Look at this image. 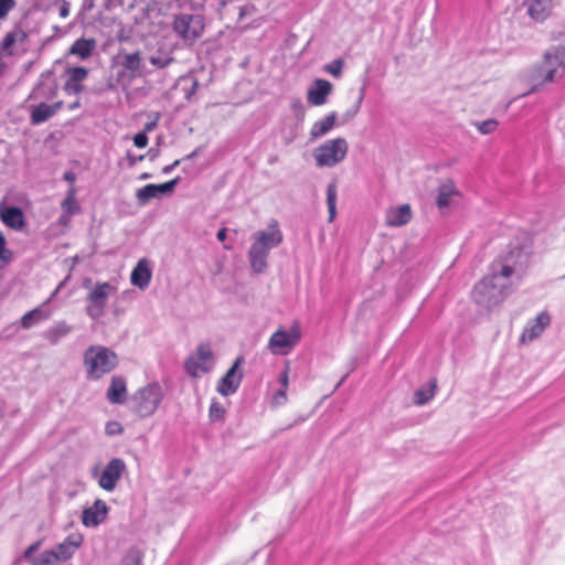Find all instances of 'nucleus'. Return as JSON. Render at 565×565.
Segmentation results:
<instances>
[{"label": "nucleus", "mask_w": 565, "mask_h": 565, "mask_svg": "<svg viewBox=\"0 0 565 565\" xmlns=\"http://www.w3.org/2000/svg\"><path fill=\"white\" fill-rule=\"evenodd\" d=\"M87 379L99 380L113 372L118 365L117 354L103 345H90L83 358Z\"/></svg>", "instance_id": "1"}, {"label": "nucleus", "mask_w": 565, "mask_h": 565, "mask_svg": "<svg viewBox=\"0 0 565 565\" xmlns=\"http://www.w3.org/2000/svg\"><path fill=\"white\" fill-rule=\"evenodd\" d=\"M509 285L497 282V271H494L476 284L472 298L477 303L492 308L503 302L509 295Z\"/></svg>", "instance_id": "2"}, {"label": "nucleus", "mask_w": 565, "mask_h": 565, "mask_svg": "<svg viewBox=\"0 0 565 565\" xmlns=\"http://www.w3.org/2000/svg\"><path fill=\"white\" fill-rule=\"evenodd\" d=\"M348 150L349 143L342 137L327 140L315 149L316 164L319 168H332L345 159Z\"/></svg>", "instance_id": "3"}, {"label": "nucleus", "mask_w": 565, "mask_h": 565, "mask_svg": "<svg viewBox=\"0 0 565 565\" xmlns=\"http://www.w3.org/2000/svg\"><path fill=\"white\" fill-rule=\"evenodd\" d=\"M172 29L184 42L193 44L204 32V19L199 14H178Z\"/></svg>", "instance_id": "4"}, {"label": "nucleus", "mask_w": 565, "mask_h": 565, "mask_svg": "<svg viewBox=\"0 0 565 565\" xmlns=\"http://www.w3.org/2000/svg\"><path fill=\"white\" fill-rule=\"evenodd\" d=\"M213 364V352L210 343L202 342L196 350L188 356L184 362V370L191 377L198 379L211 371Z\"/></svg>", "instance_id": "5"}, {"label": "nucleus", "mask_w": 565, "mask_h": 565, "mask_svg": "<svg viewBox=\"0 0 565 565\" xmlns=\"http://www.w3.org/2000/svg\"><path fill=\"white\" fill-rule=\"evenodd\" d=\"M300 339L301 329L300 326L295 322L288 331L278 329L274 332L269 338L268 349L273 354L287 355L300 342Z\"/></svg>", "instance_id": "6"}, {"label": "nucleus", "mask_w": 565, "mask_h": 565, "mask_svg": "<svg viewBox=\"0 0 565 565\" xmlns=\"http://www.w3.org/2000/svg\"><path fill=\"white\" fill-rule=\"evenodd\" d=\"M116 290V287L109 282H97L86 297V313L93 319L102 317L109 296Z\"/></svg>", "instance_id": "7"}, {"label": "nucleus", "mask_w": 565, "mask_h": 565, "mask_svg": "<svg viewBox=\"0 0 565 565\" xmlns=\"http://www.w3.org/2000/svg\"><path fill=\"white\" fill-rule=\"evenodd\" d=\"M161 398L160 387L158 385H148L139 390L135 395V412L141 417H148L156 412Z\"/></svg>", "instance_id": "8"}, {"label": "nucleus", "mask_w": 565, "mask_h": 565, "mask_svg": "<svg viewBox=\"0 0 565 565\" xmlns=\"http://www.w3.org/2000/svg\"><path fill=\"white\" fill-rule=\"evenodd\" d=\"M126 470V463L120 458L111 459L102 472L98 484L106 491H113L116 488L118 480L121 478Z\"/></svg>", "instance_id": "9"}, {"label": "nucleus", "mask_w": 565, "mask_h": 565, "mask_svg": "<svg viewBox=\"0 0 565 565\" xmlns=\"http://www.w3.org/2000/svg\"><path fill=\"white\" fill-rule=\"evenodd\" d=\"M243 363L242 358H237L226 374L218 381L217 392L224 396H228L236 392L238 388L242 374L237 373V369Z\"/></svg>", "instance_id": "10"}, {"label": "nucleus", "mask_w": 565, "mask_h": 565, "mask_svg": "<svg viewBox=\"0 0 565 565\" xmlns=\"http://www.w3.org/2000/svg\"><path fill=\"white\" fill-rule=\"evenodd\" d=\"M551 317L546 311L540 312L535 319L530 321L524 328L520 341L522 343L531 342L539 338L544 330L550 326Z\"/></svg>", "instance_id": "11"}, {"label": "nucleus", "mask_w": 565, "mask_h": 565, "mask_svg": "<svg viewBox=\"0 0 565 565\" xmlns=\"http://www.w3.org/2000/svg\"><path fill=\"white\" fill-rule=\"evenodd\" d=\"M179 180V178H174L161 184H147L137 191V199L140 203H147L150 199L171 193Z\"/></svg>", "instance_id": "12"}, {"label": "nucleus", "mask_w": 565, "mask_h": 565, "mask_svg": "<svg viewBox=\"0 0 565 565\" xmlns=\"http://www.w3.org/2000/svg\"><path fill=\"white\" fill-rule=\"evenodd\" d=\"M108 507L103 500H96L94 504L83 511L82 522L85 526H97L107 518Z\"/></svg>", "instance_id": "13"}, {"label": "nucleus", "mask_w": 565, "mask_h": 565, "mask_svg": "<svg viewBox=\"0 0 565 565\" xmlns=\"http://www.w3.org/2000/svg\"><path fill=\"white\" fill-rule=\"evenodd\" d=\"M0 220L11 230L22 231L25 226V217L20 207L0 206Z\"/></svg>", "instance_id": "14"}, {"label": "nucleus", "mask_w": 565, "mask_h": 565, "mask_svg": "<svg viewBox=\"0 0 565 565\" xmlns=\"http://www.w3.org/2000/svg\"><path fill=\"white\" fill-rule=\"evenodd\" d=\"M282 233L279 230L278 222L273 220L268 225L267 231H259L254 234L255 242H260L262 245L271 249L282 242Z\"/></svg>", "instance_id": "15"}, {"label": "nucleus", "mask_w": 565, "mask_h": 565, "mask_svg": "<svg viewBox=\"0 0 565 565\" xmlns=\"http://www.w3.org/2000/svg\"><path fill=\"white\" fill-rule=\"evenodd\" d=\"M63 100H57L52 105L40 103L33 106L30 113V121L32 125H40L52 118L62 107Z\"/></svg>", "instance_id": "16"}, {"label": "nucleus", "mask_w": 565, "mask_h": 565, "mask_svg": "<svg viewBox=\"0 0 565 565\" xmlns=\"http://www.w3.org/2000/svg\"><path fill=\"white\" fill-rule=\"evenodd\" d=\"M83 544V535L79 533L70 534L56 548L55 554L58 556V562H66L73 557L77 548Z\"/></svg>", "instance_id": "17"}, {"label": "nucleus", "mask_w": 565, "mask_h": 565, "mask_svg": "<svg viewBox=\"0 0 565 565\" xmlns=\"http://www.w3.org/2000/svg\"><path fill=\"white\" fill-rule=\"evenodd\" d=\"M412 215L409 204L391 207L385 213V224L391 227H399L409 223Z\"/></svg>", "instance_id": "18"}, {"label": "nucleus", "mask_w": 565, "mask_h": 565, "mask_svg": "<svg viewBox=\"0 0 565 565\" xmlns=\"http://www.w3.org/2000/svg\"><path fill=\"white\" fill-rule=\"evenodd\" d=\"M332 90V84L327 79L318 78L307 94L308 103L315 106H321L327 102L328 95Z\"/></svg>", "instance_id": "19"}, {"label": "nucleus", "mask_w": 565, "mask_h": 565, "mask_svg": "<svg viewBox=\"0 0 565 565\" xmlns=\"http://www.w3.org/2000/svg\"><path fill=\"white\" fill-rule=\"evenodd\" d=\"M68 78L65 82L64 89L67 94H81L84 89L82 82L87 77L88 71L83 66H76L67 70Z\"/></svg>", "instance_id": "20"}, {"label": "nucleus", "mask_w": 565, "mask_h": 565, "mask_svg": "<svg viewBox=\"0 0 565 565\" xmlns=\"http://www.w3.org/2000/svg\"><path fill=\"white\" fill-rule=\"evenodd\" d=\"M152 277L150 263L146 258H141L130 275V281L134 286L145 289L149 286Z\"/></svg>", "instance_id": "21"}, {"label": "nucleus", "mask_w": 565, "mask_h": 565, "mask_svg": "<svg viewBox=\"0 0 565 565\" xmlns=\"http://www.w3.org/2000/svg\"><path fill=\"white\" fill-rule=\"evenodd\" d=\"M270 249L262 245L260 242H254L250 246L248 258L255 273H262L267 266V257Z\"/></svg>", "instance_id": "22"}, {"label": "nucleus", "mask_w": 565, "mask_h": 565, "mask_svg": "<svg viewBox=\"0 0 565 565\" xmlns=\"http://www.w3.org/2000/svg\"><path fill=\"white\" fill-rule=\"evenodd\" d=\"M523 6L532 19L543 21L551 13L552 0H524Z\"/></svg>", "instance_id": "23"}, {"label": "nucleus", "mask_w": 565, "mask_h": 565, "mask_svg": "<svg viewBox=\"0 0 565 565\" xmlns=\"http://www.w3.org/2000/svg\"><path fill=\"white\" fill-rule=\"evenodd\" d=\"M460 193L457 190L454 181L448 180L441 183L437 189L436 204L440 211L445 210L450 205L454 198L459 196Z\"/></svg>", "instance_id": "24"}, {"label": "nucleus", "mask_w": 565, "mask_h": 565, "mask_svg": "<svg viewBox=\"0 0 565 565\" xmlns=\"http://www.w3.org/2000/svg\"><path fill=\"white\" fill-rule=\"evenodd\" d=\"M127 384L124 377H111L109 387L107 390V399L111 404H122L126 401Z\"/></svg>", "instance_id": "25"}, {"label": "nucleus", "mask_w": 565, "mask_h": 565, "mask_svg": "<svg viewBox=\"0 0 565 565\" xmlns=\"http://www.w3.org/2000/svg\"><path fill=\"white\" fill-rule=\"evenodd\" d=\"M120 66L129 72L131 77L139 76L141 74L142 58L139 51L134 53H119Z\"/></svg>", "instance_id": "26"}, {"label": "nucleus", "mask_w": 565, "mask_h": 565, "mask_svg": "<svg viewBox=\"0 0 565 565\" xmlns=\"http://www.w3.org/2000/svg\"><path fill=\"white\" fill-rule=\"evenodd\" d=\"M28 38V34L22 29H15L11 32H8L3 40L0 42V53L7 56H11L13 54L12 46L17 42H24Z\"/></svg>", "instance_id": "27"}, {"label": "nucleus", "mask_w": 565, "mask_h": 565, "mask_svg": "<svg viewBox=\"0 0 565 565\" xmlns=\"http://www.w3.org/2000/svg\"><path fill=\"white\" fill-rule=\"evenodd\" d=\"M96 47L95 39L81 38L76 40L70 47V54L76 55L82 60L88 58Z\"/></svg>", "instance_id": "28"}, {"label": "nucleus", "mask_w": 565, "mask_h": 565, "mask_svg": "<svg viewBox=\"0 0 565 565\" xmlns=\"http://www.w3.org/2000/svg\"><path fill=\"white\" fill-rule=\"evenodd\" d=\"M513 252L510 250L504 256H501L498 260L493 262L491 264V274L497 271V278L503 277L509 278L513 275L514 268L513 265L510 263L511 258L513 257Z\"/></svg>", "instance_id": "29"}, {"label": "nucleus", "mask_w": 565, "mask_h": 565, "mask_svg": "<svg viewBox=\"0 0 565 565\" xmlns=\"http://www.w3.org/2000/svg\"><path fill=\"white\" fill-rule=\"evenodd\" d=\"M335 113H331L327 115L323 119L316 121L310 129L311 138L317 139L327 135L335 126Z\"/></svg>", "instance_id": "30"}, {"label": "nucleus", "mask_w": 565, "mask_h": 565, "mask_svg": "<svg viewBox=\"0 0 565 565\" xmlns=\"http://www.w3.org/2000/svg\"><path fill=\"white\" fill-rule=\"evenodd\" d=\"M62 213L68 215H76L81 212V206L76 200V188L75 185L70 186L66 192L64 200L61 202Z\"/></svg>", "instance_id": "31"}, {"label": "nucleus", "mask_w": 565, "mask_h": 565, "mask_svg": "<svg viewBox=\"0 0 565 565\" xmlns=\"http://www.w3.org/2000/svg\"><path fill=\"white\" fill-rule=\"evenodd\" d=\"M437 381L431 380L428 384V388H419L414 394V403L416 405H424L429 402L436 394Z\"/></svg>", "instance_id": "32"}, {"label": "nucleus", "mask_w": 565, "mask_h": 565, "mask_svg": "<svg viewBox=\"0 0 565 565\" xmlns=\"http://www.w3.org/2000/svg\"><path fill=\"white\" fill-rule=\"evenodd\" d=\"M337 184L335 182H332L327 188V204H328V211H329V222H333L337 213Z\"/></svg>", "instance_id": "33"}, {"label": "nucleus", "mask_w": 565, "mask_h": 565, "mask_svg": "<svg viewBox=\"0 0 565 565\" xmlns=\"http://www.w3.org/2000/svg\"><path fill=\"white\" fill-rule=\"evenodd\" d=\"M71 327L65 323H60L47 331V339L52 344H56L61 338L71 332Z\"/></svg>", "instance_id": "34"}, {"label": "nucleus", "mask_w": 565, "mask_h": 565, "mask_svg": "<svg viewBox=\"0 0 565 565\" xmlns=\"http://www.w3.org/2000/svg\"><path fill=\"white\" fill-rule=\"evenodd\" d=\"M57 563H60L58 556L54 550L44 551L36 559L32 561V565H56Z\"/></svg>", "instance_id": "35"}, {"label": "nucleus", "mask_w": 565, "mask_h": 565, "mask_svg": "<svg viewBox=\"0 0 565 565\" xmlns=\"http://www.w3.org/2000/svg\"><path fill=\"white\" fill-rule=\"evenodd\" d=\"M4 236L0 233V269L8 266L13 259V253L7 248Z\"/></svg>", "instance_id": "36"}, {"label": "nucleus", "mask_w": 565, "mask_h": 565, "mask_svg": "<svg viewBox=\"0 0 565 565\" xmlns=\"http://www.w3.org/2000/svg\"><path fill=\"white\" fill-rule=\"evenodd\" d=\"M225 413L226 409L221 403L212 401L209 409V418L211 422L223 420L225 417Z\"/></svg>", "instance_id": "37"}, {"label": "nucleus", "mask_w": 565, "mask_h": 565, "mask_svg": "<svg viewBox=\"0 0 565 565\" xmlns=\"http://www.w3.org/2000/svg\"><path fill=\"white\" fill-rule=\"evenodd\" d=\"M42 319L41 311L38 309H33L21 318V326L24 329L31 328L34 323L39 322Z\"/></svg>", "instance_id": "38"}, {"label": "nucleus", "mask_w": 565, "mask_h": 565, "mask_svg": "<svg viewBox=\"0 0 565 565\" xmlns=\"http://www.w3.org/2000/svg\"><path fill=\"white\" fill-rule=\"evenodd\" d=\"M498 125L499 122L495 119H487L476 124V127L480 134L488 135L493 132L498 128Z\"/></svg>", "instance_id": "39"}, {"label": "nucleus", "mask_w": 565, "mask_h": 565, "mask_svg": "<svg viewBox=\"0 0 565 565\" xmlns=\"http://www.w3.org/2000/svg\"><path fill=\"white\" fill-rule=\"evenodd\" d=\"M344 62L341 58L334 60L330 64L324 66V70L334 77H339L341 75Z\"/></svg>", "instance_id": "40"}, {"label": "nucleus", "mask_w": 565, "mask_h": 565, "mask_svg": "<svg viewBox=\"0 0 565 565\" xmlns=\"http://www.w3.org/2000/svg\"><path fill=\"white\" fill-rule=\"evenodd\" d=\"M149 61L154 67L164 68L169 66L174 61V58L172 56H151Z\"/></svg>", "instance_id": "41"}, {"label": "nucleus", "mask_w": 565, "mask_h": 565, "mask_svg": "<svg viewBox=\"0 0 565 565\" xmlns=\"http://www.w3.org/2000/svg\"><path fill=\"white\" fill-rule=\"evenodd\" d=\"M42 540L36 541L35 543L31 544L25 551H24V558L26 562L32 565V561L36 559L38 556H34V553L41 547Z\"/></svg>", "instance_id": "42"}, {"label": "nucleus", "mask_w": 565, "mask_h": 565, "mask_svg": "<svg viewBox=\"0 0 565 565\" xmlns=\"http://www.w3.org/2000/svg\"><path fill=\"white\" fill-rule=\"evenodd\" d=\"M122 431H124V428L119 422L111 420V422H108L105 426V433L108 436L120 435V434H122Z\"/></svg>", "instance_id": "43"}, {"label": "nucleus", "mask_w": 565, "mask_h": 565, "mask_svg": "<svg viewBox=\"0 0 565 565\" xmlns=\"http://www.w3.org/2000/svg\"><path fill=\"white\" fill-rule=\"evenodd\" d=\"M15 7V0H0V20L6 19Z\"/></svg>", "instance_id": "44"}, {"label": "nucleus", "mask_w": 565, "mask_h": 565, "mask_svg": "<svg viewBox=\"0 0 565 565\" xmlns=\"http://www.w3.org/2000/svg\"><path fill=\"white\" fill-rule=\"evenodd\" d=\"M273 402L275 405L279 406L287 402V388L280 387L274 395Z\"/></svg>", "instance_id": "45"}, {"label": "nucleus", "mask_w": 565, "mask_h": 565, "mask_svg": "<svg viewBox=\"0 0 565 565\" xmlns=\"http://www.w3.org/2000/svg\"><path fill=\"white\" fill-rule=\"evenodd\" d=\"M134 143L137 148H145L148 145V137L146 131L138 132L134 137Z\"/></svg>", "instance_id": "46"}, {"label": "nucleus", "mask_w": 565, "mask_h": 565, "mask_svg": "<svg viewBox=\"0 0 565 565\" xmlns=\"http://www.w3.org/2000/svg\"><path fill=\"white\" fill-rule=\"evenodd\" d=\"M288 373H289V369L286 367L280 374H279V383L281 385L282 388H287L288 390V386H289V376H288Z\"/></svg>", "instance_id": "47"}, {"label": "nucleus", "mask_w": 565, "mask_h": 565, "mask_svg": "<svg viewBox=\"0 0 565 565\" xmlns=\"http://www.w3.org/2000/svg\"><path fill=\"white\" fill-rule=\"evenodd\" d=\"M58 15L63 19L70 15V3L65 0H62L61 6L58 8Z\"/></svg>", "instance_id": "48"}, {"label": "nucleus", "mask_w": 565, "mask_h": 565, "mask_svg": "<svg viewBox=\"0 0 565 565\" xmlns=\"http://www.w3.org/2000/svg\"><path fill=\"white\" fill-rule=\"evenodd\" d=\"M72 217H73L72 215L61 213V215L58 217V224L62 226H68Z\"/></svg>", "instance_id": "49"}, {"label": "nucleus", "mask_w": 565, "mask_h": 565, "mask_svg": "<svg viewBox=\"0 0 565 565\" xmlns=\"http://www.w3.org/2000/svg\"><path fill=\"white\" fill-rule=\"evenodd\" d=\"M63 178H64V180H66L67 182L71 183V186L74 185L76 177L73 172H71V171L65 172Z\"/></svg>", "instance_id": "50"}, {"label": "nucleus", "mask_w": 565, "mask_h": 565, "mask_svg": "<svg viewBox=\"0 0 565 565\" xmlns=\"http://www.w3.org/2000/svg\"><path fill=\"white\" fill-rule=\"evenodd\" d=\"M179 163H180V160H175L172 164H169V166L163 167L162 172H163L164 174H167V173L171 172L175 167H178V166H179Z\"/></svg>", "instance_id": "51"}, {"label": "nucleus", "mask_w": 565, "mask_h": 565, "mask_svg": "<svg viewBox=\"0 0 565 565\" xmlns=\"http://www.w3.org/2000/svg\"><path fill=\"white\" fill-rule=\"evenodd\" d=\"M226 233H227V230L226 228H221L218 232H217V239L220 242H224L225 238H226Z\"/></svg>", "instance_id": "52"}, {"label": "nucleus", "mask_w": 565, "mask_h": 565, "mask_svg": "<svg viewBox=\"0 0 565 565\" xmlns=\"http://www.w3.org/2000/svg\"><path fill=\"white\" fill-rule=\"evenodd\" d=\"M79 105H81V104H79V100H76V102H74L73 104H71V105L68 106V108H70L71 110H73V109H75V108L79 107Z\"/></svg>", "instance_id": "53"}, {"label": "nucleus", "mask_w": 565, "mask_h": 565, "mask_svg": "<svg viewBox=\"0 0 565 565\" xmlns=\"http://www.w3.org/2000/svg\"><path fill=\"white\" fill-rule=\"evenodd\" d=\"M154 126V124H147L146 127H145V131H150L152 129V127Z\"/></svg>", "instance_id": "54"}, {"label": "nucleus", "mask_w": 565, "mask_h": 565, "mask_svg": "<svg viewBox=\"0 0 565 565\" xmlns=\"http://www.w3.org/2000/svg\"><path fill=\"white\" fill-rule=\"evenodd\" d=\"M150 175L148 173L141 174L140 179H148Z\"/></svg>", "instance_id": "55"}, {"label": "nucleus", "mask_w": 565, "mask_h": 565, "mask_svg": "<svg viewBox=\"0 0 565 565\" xmlns=\"http://www.w3.org/2000/svg\"><path fill=\"white\" fill-rule=\"evenodd\" d=\"M56 92H57V88L54 87V89L52 90V96H54L56 94Z\"/></svg>", "instance_id": "56"}]
</instances>
